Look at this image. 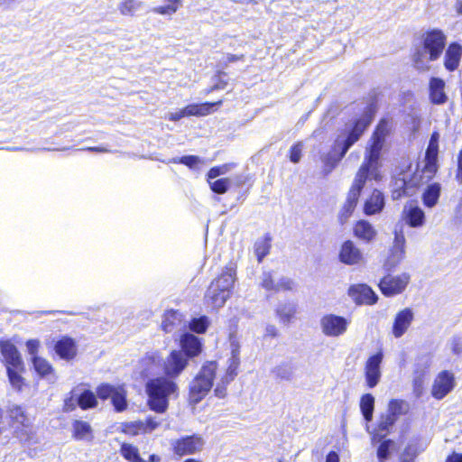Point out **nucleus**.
Returning <instances> with one entry per match:
<instances>
[{
  "label": "nucleus",
  "instance_id": "f257e3e1",
  "mask_svg": "<svg viewBox=\"0 0 462 462\" xmlns=\"http://www.w3.org/2000/svg\"><path fill=\"white\" fill-rule=\"evenodd\" d=\"M240 365V346L234 341L231 342V356L227 360V367L224 374L218 371V365L215 361L206 362L198 374L189 383V400L191 403H199L211 390L216 380L215 394L223 398L226 394V385L237 375Z\"/></svg>",
  "mask_w": 462,
  "mask_h": 462
},
{
  "label": "nucleus",
  "instance_id": "f03ea898",
  "mask_svg": "<svg viewBox=\"0 0 462 462\" xmlns=\"http://www.w3.org/2000/svg\"><path fill=\"white\" fill-rule=\"evenodd\" d=\"M374 114V106H368L364 115L356 120L354 125L349 129H346L337 137L332 151L321 157V161L324 164V171L326 173L331 172L346 155L350 147L360 139L371 124Z\"/></svg>",
  "mask_w": 462,
  "mask_h": 462
},
{
  "label": "nucleus",
  "instance_id": "7ed1b4c3",
  "mask_svg": "<svg viewBox=\"0 0 462 462\" xmlns=\"http://www.w3.org/2000/svg\"><path fill=\"white\" fill-rule=\"evenodd\" d=\"M446 46V36L440 30H431L423 35L422 46L416 49L413 63L420 71L429 70L430 62L438 60Z\"/></svg>",
  "mask_w": 462,
  "mask_h": 462
},
{
  "label": "nucleus",
  "instance_id": "20e7f679",
  "mask_svg": "<svg viewBox=\"0 0 462 462\" xmlns=\"http://www.w3.org/2000/svg\"><path fill=\"white\" fill-rule=\"evenodd\" d=\"M389 130V123L386 120H381L368 143L365 149V162L360 167L365 168V173L376 180L380 178L379 161Z\"/></svg>",
  "mask_w": 462,
  "mask_h": 462
},
{
  "label": "nucleus",
  "instance_id": "39448f33",
  "mask_svg": "<svg viewBox=\"0 0 462 462\" xmlns=\"http://www.w3.org/2000/svg\"><path fill=\"white\" fill-rule=\"evenodd\" d=\"M178 390L177 384L168 377L150 379L145 384L147 405L157 413H164L169 407V397Z\"/></svg>",
  "mask_w": 462,
  "mask_h": 462
},
{
  "label": "nucleus",
  "instance_id": "423d86ee",
  "mask_svg": "<svg viewBox=\"0 0 462 462\" xmlns=\"http://www.w3.org/2000/svg\"><path fill=\"white\" fill-rule=\"evenodd\" d=\"M10 426L14 429L16 436L23 441L31 439L33 434L32 419L29 416L23 407L12 404L7 411Z\"/></svg>",
  "mask_w": 462,
  "mask_h": 462
},
{
  "label": "nucleus",
  "instance_id": "0eeeda50",
  "mask_svg": "<svg viewBox=\"0 0 462 462\" xmlns=\"http://www.w3.org/2000/svg\"><path fill=\"white\" fill-rule=\"evenodd\" d=\"M350 321L336 314H326L319 321L322 333L329 337H338L344 335L349 326Z\"/></svg>",
  "mask_w": 462,
  "mask_h": 462
},
{
  "label": "nucleus",
  "instance_id": "6e6552de",
  "mask_svg": "<svg viewBox=\"0 0 462 462\" xmlns=\"http://www.w3.org/2000/svg\"><path fill=\"white\" fill-rule=\"evenodd\" d=\"M410 280L411 276L407 273L398 275L388 274L380 281L379 288L384 296L393 297L403 292Z\"/></svg>",
  "mask_w": 462,
  "mask_h": 462
},
{
  "label": "nucleus",
  "instance_id": "1a4fd4ad",
  "mask_svg": "<svg viewBox=\"0 0 462 462\" xmlns=\"http://www.w3.org/2000/svg\"><path fill=\"white\" fill-rule=\"evenodd\" d=\"M174 454L182 457L200 452L205 445V440L198 435L183 437L171 441Z\"/></svg>",
  "mask_w": 462,
  "mask_h": 462
},
{
  "label": "nucleus",
  "instance_id": "9d476101",
  "mask_svg": "<svg viewBox=\"0 0 462 462\" xmlns=\"http://www.w3.org/2000/svg\"><path fill=\"white\" fill-rule=\"evenodd\" d=\"M188 365V357L181 350H172L163 361V371L169 379L178 377Z\"/></svg>",
  "mask_w": 462,
  "mask_h": 462
},
{
  "label": "nucleus",
  "instance_id": "9b49d317",
  "mask_svg": "<svg viewBox=\"0 0 462 462\" xmlns=\"http://www.w3.org/2000/svg\"><path fill=\"white\" fill-rule=\"evenodd\" d=\"M405 256V237L402 230L394 231L393 245L391 249V254L384 263V267L387 271L394 269Z\"/></svg>",
  "mask_w": 462,
  "mask_h": 462
},
{
  "label": "nucleus",
  "instance_id": "f8f14e48",
  "mask_svg": "<svg viewBox=\"0 0 462 462\" xmlns=\"http://www.w3.org/2000/svg\"><path fill=\"white\" fill-rule=\"evenodd\" d=\"M383 352L380 351L371 356L365 363V376L366 384L369 388L375 387L380 382L382 376L381 364L383 362Z\"/></svg>",
  "mask_w": 462,
  "mask_h": 462
},
{
  "label": "nucleus",
  "instance_id": "ddd939ff",
  "mask_svg": "<svg viewBox=\"0 0 462 462\" xmlns=\"http://www.w3.org/2000/svg\"><path fill=\"white\" fill-rule=\"evenodd\" d=\"M347 294L358 305H373L378 300L375 292L366 284L351 285Z\"/></svg>",
  "mask_w": 462,
  "mask_h": 462
},
{
  "label": "nucleus",
  "instance_id": "4468645a",
  "mask_svg": "<svg viewBox=\"0 0 462 462\" xmlns=\"http://www.w3.org/2000/svg\"><path fill=\"white\" fill-rule=\"evenodd\" d=\"M414 319V313L411 309L405 308L398 311L394 317L392 333L395 338L402 337L411 327Z\"/></svg>",
  "mask_w": 462,
  "mask_h": 462
},
{
  "label": "nucleus",
  "instance_id": "2eb2a0df",
  "mask_svg": "<svg viewBox=\"0 0 462 462\" xmlns=\"http://www.w3.org/2000/svg\"><path fill=\"white\" fill-rule=\"evenodd\" d=\"M455 386L454 376L448 371H442L436 377L431 393L436 399H443Z\"/></svg>",
  "mask_w": 462,
  "mask_h": 462
},
{
  "label": "nucleus",
  "instance_id": "dca6fc26",
  "mask_svg": "<svg viewBox=\"0 0 462 462\" xmlns=\"http://www.w3.org/2000/svg\"><path fill=\"white\" fill-rule=\"evenodd\" d=\"M261 286L266 291H291L293 287V282L288 277L274 278L272 273L264 272L261 278Z\"/></svg>",
  "mask_w": 462,
  "mask_h": 462
},
{
  "label": "nucleus",
  "instance_id": "f3484780",
  "mask_svg": "<svg viewBox=\"0 0 462 462\" xmlns=\"http://www.w3.org/2000/svg\"><path fill=\"white\" fill-rule=\"evenodd\" d=\"M339 260L345 264L355 265L362 263L364 256L359 248L352 241L347 240L341 245Z\"/></svg>",
  "mask_w": 462,
  "mask_h": 462
},
{
  "label": "nucleus",
  "instance_id": "a211bd4d",
  "mask_svg": "<svg viewBox=\"0 0 462 462\" xmlns=\"http://www.w3.org/2000/svg\"><path fill=\"white\" fill-rule=\"evenodd\" d=\"M0 350L6 366V369L23 368V361L16 346L9 341H0Z\"/></svg>",
  "mask_w": 462,
  "mask_h": 462
},
{
  "label": "nucleus",
  "instance_id": "6ab92c4d",
  "mask_svg": "<svg viewBox=\"0 0 462 462\" xmlns=\"http://www.w3.org/2000/svg\"><path fill=\"white\" fill-rule=\"evenodd\" d=\"M402 219L411 227L419 228L425 224V213L419 206L410 203L403 208Z\"/></svg>",
  "mask_w": 462,
  "mask_h": 462
},
{
  "label": "nucleus",
  "instance_id": "aec40b11",
  "mask_svg": "<svg viewBox=\"0 0 462 462\" xmlns=\"http://www.w3.org/2000/svg\"><path fill=\"white\" fill-rule=\"evenodd\" d=\"M121 456L128 462H160L161 457L157 455L149 456L148 459L141 457L136 446L130 443H123L120 447Z\"/></svg>",
  "mask_w": 462,
  "mask_h": 462
},
{
  "label": "nucleus",
  "instance_id": "412c9836",
  "mask_svg": "<svg viewBox=\"0 0 462 462\" xmlns=\"http://www.w3.org/2000/svg\"><path fill=\"white\" fill-rule=\"evenodd\" d=\"M164 359L161 354L157 351L149 352L141 360V365L143 367L142 374L143 376H149L155 374L158 370L163 365Z\"/></svg>",
  "mask_w": 462,
  "mask_h": 462
},
{
  "label": "nucleus",
  "instance_id": "4be33fe9",
  "mask_svg": "<svg viewBox=\"0 0 462 462\" xmlns=\"http://www.w3.org/2000/svg\"><path fill=\"white\" fill-rule=\"evenodd\" d=\"M180 346L186 356L192 357L198 356L201 352L202 343L200 339L189 333H185L180 337Z\"/></svg>",
  "mask_w": 462,
  "mask_h": 462
},
{
  "label": "nucleus",
  "instance_id": "5701e85b",
  "mask_svg": "<svg viewBox=\"0 0 462 462\" xmlns=\"http://www.w3.org/2000/svg\"><path fill=\"white\" fill-rule=\"evenodd\" d=\"M229 296L228 292L217 290V284H210L206 292L205 300L208 307L217 309L226 303Z\"/></svg>",
  "mask_w": 462,
  "mask_h": 462
},
{
  "label": "nucleus",
  "instance_id": "b1692460",
  "mask_svg": "<svg viewBox=\"0 0 462 462\" xmlns=\"http://www.w3.org/2000/svg\"><path fill=\"white\" fill-rule=\"evenodd\" d=\"M371 179V176L365 173V168H360L357 171L354 182L348 191L346 201L353 202L355 204L357 203L358 198L360 196V192L364 188V185L367 179Z\"/></svg>",
  "mask_w": 462,
  "mask_h": 462
},
{
  "label": "nucleus",
  "instance_id": "393cba45",
  "mask_svg": "<svg viewBox=\"0 0 462 462\" xmlns=\"http://www.w3.org/2000/svg\"><path fill=\"white\" fill-rule=\"evenodd\" d=\"M222 104V100L217 102H206L202 104H191L184 107L186 116H205L211 114L215 106Z\"/></svg>",
  "mask_w": 462,
  "mask_h": 462
},
{
  "label": "nucleus",
  "instance_id": "a878e982",
  "mask_svg": "<svg viewBox=\"0 0 462 462\" xmlns=\"http://www.w3.org/2000/svg\"><path fill=\"white\" fill-rule=\"evenodd\" d=\"M55 352L60 358L70 360L77 353L75 342L69 337H63L55 344Z\"/></svg>",
  "mask_w": 462,
  "mask_h": 462
},
{
  "label": "nucleus",
  "instance_id": "bb28decb",
  "mask_svg": "<svg viewBox=\"0 0 462 462\" xmlns=\"http://www.w3.org/2000/svg\"><path fill=\"white\" fill-rule=\"evenodd\" d=\"M72 436L77 440L91 441L94 438L92 427L88 421L76 420L72 422Z\"/></svg>",
  "mask_w": 462,
  "mask_h": 462
},
{
  "label": "nucleus",
  "instance_id": "cd10ccee",
  "mask_svg": "<svg viewBox=\"0 0 462 462\" xmlns=\"http://www.w3.org/2000/svg\"><path fill=\"white\" fill-rule=\"evenodd\" d=\"M236 272L232 266H227L221 275L213 281L210 284H217V290L228 292L230 294L231 288L236 280Z\"/></svg>",
  "mask_w": 462,
  "mask_h": 462
},
{
  "label": "nucleus",
  "instance_id": "c85d7f7f",
  "mask_svg": "<svg viewBox=\"0 0 462 462\" xmlns=\"http://www.w3.org/2000/svg\"><path fill=\"white\" fill-rule=\"evenodd\" d=\"M461 55L462 48L457 43L450 44L445 53V68L449 71H454L458 67Z\"/></svg>",
  "mask_w": 462,
  "mask_h": 462
},
{
  "label": "nucleus",
  "instance_id": "c756f323",
  "mask_svg": "<svg viewBox=\"0 0 462 462\" xmlns=\"http://www.w3.org/2000/svg\"><path fill=\"white\" fill-rule=\"evenodd\" d=\"M445 82L439 78H432L430 81V97L434 104H443L447 100V96L444 92Z\"/></svg>",
  "mask_w": 462,
  "mask_h": 462
},
{
  "label": "nucleus",
  "instance_id": "7c9ffc66",
  "mask_svg": "<svg viewBox=\"0 0 462 462\" xmlns=\"http://www.w3.org/2000/svg\"><path fill=\"white\" fill-rule=\"evenodd\" d=\"M384 207V198L381 191L374 189L371 197L365 203V213L374 215L380 212Z\"/></svg>",
  "mask_w": 462,
  "mask_h": 462
},
{
  "label": "nucleus",
  "instance_id": "2f4dec72",
  "mask_svg": "<svg viewBox=\"0 0 462 462\" xmlns=\"http://www.w3.org/2000/svg\"><path fill=\"white\" fill-rule=\"evenodd\" d=\"M354 233L356 237L365 242L372 241L376 236V230L366 220H359L354 227Z\"/></svg>",
  "mask_w": 462,
  "mask_h": 462
},
{
  "label": "nucleus",
  "instance_id": "473e14b6",
  "mask_svg": "<svg viewBox=\"0 0 462 462\" xmlns=\"http://www.w3.org/2000/svg\"><path fill=\"white\" fill-rule=\"evenodd\" d=\"M440 196V185L439 183H432L429 185L422 194L423 204L427 208H433L439 201Z\"/></svg>",
  "mask_w": 462,
  "mask_h": 462
},
{
  "label": "nucleus",
  "instance_id": "72a5a7b5",
  "mask_svg": "<svg viewBox=\"0 0 462 462\" xmlns=\"http://www.w3.org/2000/svg\"><path fill=\"white\" fill-rule=\"evenodd\" d=\"M181 314L178 311L171 310L167 312L162 322V328L166 333H171L180 327Z\"/></svg>",
  "mask_w": 462,
  "mask_h": 462
},
{
  "label": "nucleus",
  "instance_id": "f704fd0d",
  "mask_svg": "<svg viewBox=\"0 0 462 462\" xmlns=\"http://www.w3.org/2000/svg\"><path fill=\"white\" fill-rule=\"evenodd\" d=\"M374 410V397L371 393H365L362 395L360 399V411L366 422L372 421Z\"/></svg>",
  "mask_w": 462,
  "mask_h": 462
},
{
  "label": "nucleus",
  "instance_id": "c9c22d12",
  "mask_svg": "<svg viewBox=\"0 0 462 462\" xmlns=\"http://www.w3.org/2000/svg\"><path fill=\"white\" fill-rule=\"evenodd\" d=\"M97 404V398L92 391L85 389L79 393V390L78 389V405L82 410L94 408Z\"/></svg>",
  "mask_w": 462,
  "mask_h": 462
},
{
  "label": "nucleus",
  "instance_id": "e433bc0d",
  "mask_svg": "<svg viewBox=\"0 0 462 462\" xmlns=\"http://www.w3.org/2000/svg\"><path fill=\"white\" fill-rule=\"evenodd\" d=\"M295 313L296 306L291 302L280 304L276 309V314L283 324H289Z\"/></svg>",
  "mask_w": 462,
  "mask_h": 462
},
{
  "label": "nucleus",
  "instance_id": "4c0bfd02",
  "mask_svg": "<svg viewBox=\"0 0 462 462\" xmlns=\"http://www.w3.org/2000/svg\"><path fill=\"white\" fill-rule=\"evenodd\" d=\"M165 5L152 8V12L158 14L171 17L181 6V0H164Z\"/></svg>",
  "mask_w": 462,
  "mask_h": 462
},
{
  "label": "nucleus",
  "instance_id": "58836bf2",
  "mask_svg": "<svg viewBox=\"0 0 462 462\" xmlns=\"http://www.w3.org/2000/svg\"><path fill=\"white\" fill-rule=\"evenodd\" d=\"M271 248V237L264 236L260 237L254 243V254L259 263L269 254Z\"/></svg>",
  "mask_w": 462,
  "mask_h": 462
},
{
  "label": "nucleus",
  "instance_id": "ea45409f",
  "mask_svg": "<svg viewBox=\"0 0 462 462\" xmlns=\"http://www.w3.org/2000/svg\"><path fill=\"white\" fill-rule=\"evenodd\" d=\"M141 6V0H122L118 5V10L123 15H134Z\"/></svg>",
  "mask_w": 462,
  "mask_h": 462
},
{
  "label": "nucleus",
  "instance_id": "a19ab883",
  "mask_svg": "<svg viewBox=\"0 0 462 462\" xmlns=\"http://www.w3.org/2000/svg\"><path fill=\"white\" fill-rule=\"evenodd\" d=\"M396 419L393 417V415H389L387 413L383 414L380 419V422L377 427V436L383 438L385 437L393 424L395 423Z\"/></svg>",
  "mask_w": 462,
  "mask_h": 462
},
{
  "label": "nucleus",
  "instance_id": "79ce46f5",
  "mask_svg": "<svg viewBox=\"0 0 462 462\" xmlns=\"http://www.w3.org/2000/svg\"><path fill=\"white\" fill-rule=\"evenodd\" d=\"M111 401L116 411H123L126 409V392L123 386H119Z\"/></svg>",
  "mask_w": 462,
  "mask_h": 462
},
{
  "label": "nucleus",
  "instance_id": "37998d69",
  "mask_svg": "<svg viewBox=\"0 0 462 462\" xmlns=\"http://www.w3.org/2000/svg\"><path fill=\"white\" fill-rule=\"evenodd\" d=\"M32 361V364H33L34 370L41 376H46V375H48V374L52 373L51 365L44 358H42L40 356H33Z\"/></svg>",
  "mask_w": 462,
  "mask_h": 462
},
{
  "label": "nucleus",
  "instance_id": "c03bdc74",
  "mask_svg": "<svg viewBox=\"0 0 462 462\" xmlns=\"http://www.w3.org/2000/svg\"><path fill=\"white\" fill-rule=\"evenodd\" d=\"M408 404L404 401L401 400H391L388 404L387 414L393 415L397 420L400 414L404 413L407 411Z\"/></svg>",
  "mask_w": 462,
  "mask_h": 462
},
{
  "label": "nucleus",
  "instance_id": "a18cd8bd",
  "mask_svg": "<svg viewBox=\"0 0 462 462\" xmlns=\"http://www.w3.org/2000/svg\"><path fill=\"white\" fill-rule=\"evenodd\" d=\"M208 325H209V320H208V317H206V316H201L199 318H193L189 322V328H190V330H192L193 332L199 333V334L205 333L207 328H208Z\"/></svg>",
  "mask_w": 462,
  "mask_h": 462
},
{
  "label": "nucleus",
  "instance_id": "49530a36",
  "mask_svg": "<svg viewBox=\"0 0 462 462\" xmlns=\"http://www.w3.org/2000/svg\"><path fill=\"white\" fill-rule=\"evenodd\" d=\"M392 193L393 199H399L402 196L409 194L408 183L404 177L395 179Z\"/></svg>",
  "mask_w": 462,
  "mask_h": 462
},
{
  "label": "nucleus",
  "instance_id": "de8ad7c7",
  "mask_svg": "<svg viewBox=\"0 0 462 462\" xmlns=\"http://www.w3.org/2000/svg\"><path fill=\"white\" fill-rule=\"evenodd\" d=\"M21 370H23V368L10 367V368L6 369L8 379H9V382H10L12 387L18 391L21 390V388L23 384V378L19 374V372Z\"/></svg>",
  "mask_w": 462,
  "mask_h": 462
},
{
  "label": "nucleus",
  "instance_id": "09e8293b",
  "mask_svg": "<svg viewBox=\"0 0 462 462\" xmlns=\"http://www.w3.org/2000/svg\"><path fill=\"white\" fill-rule=\"evenodd\" d=\"M273 374L280 379L290 381L293 377V368L289 364H281L274 368Z\"/></svg>",
  "mask_w": 462,
  "mask_h": 462
},
{
  "label": "nucleus",
  "instance_id": "8fccbe9b",
  "mask_svg": "<svg viewBox=\"0 0 462 462\" xmlns=\"http://www.w3.org/2000/svg\"><path fill=\"white\" fill-rule=\"evenodd\" d=\"M123 432L130 435L136 436L140 433H143V420H136L123 424Z\"/></svg>",
  "mask_w": 462,
  "mask_h": 462
},
{
  "label": "nucleus",
  "instance_id": "3c124183",
  "mask_svg": "<svg viewBox=\"0 0 462 462\" xmlns=\"http://www.w3.org/2000/svg\"><path fill=\"white\" fill-rule=\"evenodd\" d=\"M235 167H236V164L233 163V162H231V163H225V164H222L220 166L213 167L208 172V179L209 180L215 179V178H217V177H218L220 175L226 174L227 172H229Z\"/></svg>",
  "mask_w": 462,
  "mask_h": 462
},
{
  "label": "nucleus",
  "instance_id": "603ef678",
  "mask_svg": "<svg viewBox=\"0 0 462 462\" xmlns=\"http://www.w3.org/2000/svg\"><path fill=\"white\" fill-rule=\"evenodd\" d=\"M119 386H114L108 383L101 384L97 389V394L100 399H111Z\"/></svg>",
  "mask_w": 462,
  "mask_h": 462
},
{
  "label": "nucleus",
  "instance_id": "864d4df0",
  "mask_svg": "<svg viewBox=\"0 0 462 462\" xmlns=\"http://www.w3.org/2000/svg\"><path fill=\"white\" fill-rule=\"evenodd\" d=\"M210 189L217 194H224L227 191L230 186L229 179L223 178L215 181H209Z\"/></svg>",
  "mask_w": 462,
  "mask_h": 462
},
{
  "label": "nucleus",
  "instance_id": "5fc2aeb1",
  "mask_svg": "<svg viewBox=\"0 0 462 462\" xmlns=\"http://www.w3.org/2000/svg\"><path fill=\"white\" fill-rule=\"evenodd\" d=\"M425 374L424 370L416 369L414 372L413 388L418 396L422 393Z\"/></svg>",
  "mask_w": 462,
  "mask_h": 462
},
{
  "label": "nucleus",
  "instance_id": "6e6d98bb",
  "mask_svg": "<svg viewBox=\"0 0 462 462\" xmlns=\"http://www.w3.org/2000/svg\"><path fill=\"white\" fill-rule=\"evenodd\" d=\"M171 162L174 163L184 164V165L188 166L189 168L192 169V168H195L199 163H200L201 160L199 156L187 155V156H182L180 158H174L171 160Z\"/></svg>",
  "mask_w": 462,
  "mask_h": 462
},
{
  "label": "nucleus",
  "instance_id": "4d7b16f0",
  "mask_svg": "<svg viewBox=\"0 0 462 462\" xmlns=\"http://www.w3.org/2000/svg\"><path fill=\"white\" fill-rule=\"evenodd\" d=\"M226 74L225 72H219L215 78H214V85L208 90V92H212L215 90H220L226 88L227 86V79Z\"/></svg>",
  "mask_w": 462,
  "mask_h": 462
},
{
  "label": "nucleus",
  "instance_id": "13d9d810",
  "mask_svg": "<svg viewBox=\"0 0 462 462\" xmlns=\"http://www.w3.org/2000/svg\"><path fill=\"white\" fill-rule=\"evenodd\" d=\"M70 397L65 400L64 410L66 411H71L75 410L78 405V389H74L70 393Z\"/></svg>",
  "mask_w": 462,
  "mask_h": 462
},
{
  "label": "nucleus",
  "instance_id": "bf43d9fd",
  "mask_svg": "<svg viewBox=\"0 0 462 462\" xmlns=\"http://www.w3.org/2000/svg\"><path fill=\"white\" fill-rule=\"evenodd\" d=\"M356 204L353 202L346 201L345 202L341 213H340V221L343 223L348 219V217L353 213Z\"/></svg>",
  "mask_w": 462,
  "mask_h": 462
},
{
  "label": "nucleus",
  "instance_id": "052dcab7",
  "mask_svg": "<svg viewBox=\"0 0 462 462\" xmlns=\"http://www.w3.org/2000/svg\"><path fill=\"white\" fill-rule=\"evenodd\" d=\"M303 144L301 142H298L291 148V154H290V160L293 163H297L300 162L301 158V152H302Z\"/></svg>",
  "mask_w": 462,
  "mask_h": 462
},
{
  "label": "nucleus",
  "instance_id": "680f3d73",
  "mask_svg": "<svg viewBox=\"0 0 462 462\" xmlns=\"http://www.w3.org/2000/svg\"><path fill=\"white\" fill-rule=\"evenodd\" d=\"M161 420H157L154 417H149L145 420H143V433L152 432L159 427Z\"/></svg>",
  "mask_w": 462,
  "mask_h": 462
},
{
  "label": "nucleus",
  "instance_id": "e2e57ef3",
  "mask_svg": "<svg viewBox=\"0 0 462 462\" xmlns=\"http://www.w3.org/2000/svg\"><path fill=\"white\" fill-rule=\"evenodd\" d=\"M437 171V160L425 159L423 173L427 174V178L430 179Z\"/></svg>",
  "mask_w": 462,
  "mask_h": 462
},
{
  "label": "nucleus",
  "instance_id": "0e129e2a",
  "mask_svg": "<svg viewBox=\"0 0 462 462\" xmlns=\"http://www.w3.org/2000/svg\"><path fill=\"white\" fill-rule=\"evenodd\" d=\"M393 445L392 440H384L381 443L377 450V456L380 459H385L389 455V448Z\"/></svg>",
  "mask_w": 462,
  "mask_h": 462
},
{
  "label": "nucleus",
  "instance_id": "69168bd1",
  "mask_svg": "<svg viewBox=\"0 0 462 462\" xmlns=\"http://www.w3.org/2000/svg\"><path fill=\"white\" fill-rule=\"evenodd\" d=\"M438 157V143L433 140L430 141L429 146L426 151L425 159L437 160Z\"/></svg>",
  "mask_w": 462,
  "mask_h": 462
},
{
  "label": "nucleus",
  "instance_id": "338daca9",
  "mask_svg": "<svg viewBox=\"0 0 462 462\" xmlns=\"http://www.w3.org/2000/svg\"><path fill=\"white\" fill-rule=\"evenodd\" d=\"M39 346H40V342L36 339H30L26 342V347H27L28 353L30 354V356H32V358L33 356H37L36 354H37Z\"/></svg>",
  "mask_w": 462,
  "mask_h": 462
},
{
  "label": "nucleus",
  "instance_id": "774afa93",
  "mask_svg": "<svg viewBox=\"0 0 462 462\" xmlns=\"http://www.w3.org/2000/svg\"><path fill=\"white\" fill-rule=\"evenodd\" d=\"M452 351L459 355L462 353V337H455L452 340Z\"/></svg>",
  "mask_w": 462,
  "mask_h": 462
}]
</instances>
